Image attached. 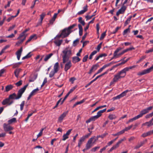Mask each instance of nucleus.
<instances>
[{
  "mask_svg": "<svg viewBox=\"0 0 153 153\" xmlns=\"http://www.w3.org/2000/svg\"><path fill=\"white\" fill-rule=\"evenodd\" d=\"M62 42V40L54 41L53 42L57 46H59L60 45Z\"/></svg>",
  "mask_w": 153,
  "mask_h": 153,
  "instance_id": "32",
  "label": "nucleus"
},
{
  "mask_svg": "<svg viewBox=\"0 0 153 153\" xmlns=\"http://www.w3.org/2000/svg\"><path fill=\"white\" fill-rule=\"evenodd\" d=\"M26 36H25L24 38L22 39H20V40H19L16 43V45H19L20 44H22L24 40L25 39Z\"/></svg>",
  "mask_w": 153,
  "mask_h": 153,
  "instance_id": "37",
  "label": "nucleus"
},
{
  "mask_svg": "<svg viewBox=\"0 0 153 153\" xmlns=\"http://www.w3.org/2000/svg\"><path fill=\"white\" fill-rule=\"evenodd\" d=\"M88 6L86 5L83 7V10H81L78 13V15H81L83 14L84 13L86 12L88 10Z\"/></svg>",
  "mask_w": 153,
  "mask_h": 153,
  "instance_id": "18",
  "label": "nucleus"
},
{
  "mask_svg": "<svg viewBox=\"0 0 153 153\" xmlns=\"http://www.w3.org/2000/svg\"><path fill=\"white\" fill-rule=\"evenodd\" d=\"M97 140V139H96L95 136L91 138L88 141L85 145V148L88 150L90 149L93 146V144L95 143Z\"/></svg>",
  "mask_w": 153,
  "mask_h": 153,
  "instance_id": "6",
  "label": "nucleus"
},
{
  "mask_svg": "<svg viewBox=\"0 0 153 153\" xmlns=\"http://www.w3.org/2000/svg\"><path fill=\"white\" fill-rule=\"evenodd\" d=\"M97 80V79L95 78L94 79L91 81L88 84L85 86V87L87 88L89 85H90L93 82Z\"/></svg>",
  "mask_w": 153,
  "mask_h": 153,
  "instance_id": "46",
  "label": "nucleus"
},
{
  "mask_svg": "<svg viewBox=\"0 0 153 153\" xmlns=\"http://www.w3.org/2000/svg\"><path fill=\"white\" fill-rule=\"evenodd\" d=\"M108 117L110 120H113V119H115L116 118V117L115 114H111L109 115Z\"/></svg>",
  "mask_w": 153,
  "mask_h": 153,
  "instance_id": "40",
  "label": "nucleus"
},
{
  "mask_svg": "<svg viewBox=\"0 0 153 153\" xmlns=\"http://www.w3.org/2000/svg\"><path fill=\"white\" fill-rule=\"evenodd\" d=\"M68 111L66 112H64L62 114L60 115L58 118V122L59 123H61L62 122L64 118L68 114Z\"/></svg>",
  "mask_w": 153,
  "mask_h": 153,
  "instance_id": "12",
  "label": "nucleus"
},
{
  "mask_svg": "<svg viewBox=\"0 0 153 153\" xmlns=\"http://www.w3.org/2000/svg\"><path fill=\"white\" fill-rule=\"evenodd\" d=\"M139 118L138 117V116L137 115V116L135 117H134L133 118H132L128 120V122L127 123H128L132 122L133 121L136 120L137 119H138Z\"/></svg>",
  "mask_w": 153,
  "mask_h": 153,
  "instance_id": "39",
  "label": "nucleus"
},
{
  "mask_svg": "<svg viewBox=\"0 0 153 153\" xmlns=\"http://www.w3.org/2000/svg\"><path fill=\"white\" fill-rule=\"evenodd\" d=\"M152 108L153 107H149L146 109H143L140 112V114L137 115L138 117L139 118L142 117L143 115L148 113Z\"/></svg>",
  "mask_w": 153,
  "mask_h": 153,
  "instance_id": "8",
  "label": "nucleus"
},
{
  "mask_svg": "<svg viewBox=\"0 0 153 153\" xmlns=\"http://www.w3.org/2000/svg\"><path fill=\"white\" fill-rule=\"evenodd\" d=\"M126 7L125 5H122L121 8L118 10L121 14L123 13L126 10Z\"/></svg>",
  "mask_w": 153,
  "mask_h": 153,
  "instance_id": "26",
  "label": "nucleus"
},
{
  "mask_svg": "<svg viewBox=\"0 0 153 153\" xmlns=\"http://www.w3.org/2000/svg\"><path fill=\"white\" fill-rule=\"evenodd\" d=\"M37 76V75H34L33 78H30L29 80V82H33L36 79Z\"/></svg>",
  "mask_w": 153,
  "mask_h": 153,
  "instance_id": "43",
  "label": "nucleus"
},
{
  "mask_svg": "<svg viewBox=\"0 0 153 153\" xmlns=\"http://www.w3.org/2000/svg\"><path fill=\"white\" fill-rule=\"evenodd\" d=\"M117 62H112L110 63L106 64L104 65H103L101 68H100L99 70L97 72V73H100L101 72L103 69H105L106 67L110 66L111 65L113 64V63H117Z\"/></svg>",
  "mask_w": 153,
  "mask_h": 153,
  "instance_id": "10",
  "label": "nucleus"
},
{
  "mask_svg": "<svg viewBox=\"0 0 153 153\" xmlns=\"http://www.w3.org/2000/svg\"><path fill=\"white\" fill-rule=\"evenodd\" d=\"M120 28V27H117L116 29H115V30H113L112 32V34H115L117 31Z\"/></svg>",
  "mask_w": 153,
  "mask_h": 153,
  "instance_id": "60",
  "label": "nucleus"
},
{
  "mask_svg": "<svg viewBox=\"0 0 153 153\" xmlns=\"http://www.w3.org/2000/svg\"><path fill=\"white\" fill-rule=\"evenodd\" d=\"M39 91V89L38 88H37L33 90L30 93V94L33 96L36 94L37 93V92Z\"/></svg>",
  "mask_w": 153,
  "mask_h": 153,
  "instance_id": "42",
  "label": "nucleus"
},
{
  "mask_svg": "<svg viewBox=\"0 0 153 153\" xmlns=\"http://www.w3.org/2000/svg\"><path fill=\"white\" fill-rule=\"evenodd\" d=\"M98 119L97 117L96 116H94L91 117L88 120L86 121V123H90L92 121H94Z\"/></svg>",
  "mask_w": 153,
  "mask_h": 153,
  "instance_id": "22",
  "label": "nucleus"
},
{
  "mask_svg": "<svg viewBox=\"0 0 153 153\" xmlns=\"http://www.w3.org/2000/svg\"><path fill=\"white\" fill-rule=\"evenodd\" d=\"M16 94L14 93L10 94L8 97L4 100L1 103L3 105H10L14 103V100H18Z\"/></svg>",
  "mask_w": 153,
  "mask_h": 153,
  "instance_id": "3",
  "label": "nucleus"
},
{
  "mask_svg": "<svg viewBox=\"0 0 153 153\" xmlns=\"http://www.w3.org/2000/svg\"><path fill=\"white\" fill-rule=\"evenodd\" d=\"M123 49V48L119 47L117 48L114 51V52H116V54L117 55L116 56H117V58L119 57L120 56L123 55L125 53L127 52L128 51H131L132 50H134V48L132 47L129 48H128L125 50H124L121 52L118 53Z\"/></svg>",
  "mask_w": 153,
  "mask_h": 153,
  "instance_id": "5",
  "label": "nucleus"
},
{
  "mask_svg": "<svg viewBox=\"0 0 153 153\" xmlns=\"http://www.w3.org/2000/svg\"><path fill=\"white\" fill-rule=\"evenodd\" d=\"M53 53H50L48 55H47L44 59V61L45 62L47 61L48 60L50 59L51 57L53 56Z\"/></svg>",
  "mask_w": 153,
  "mask_h": 153,
  "instance_id": "27",
  "label": "nucleus"
},
{
  "mask_svg": "<svg viewBox=\"0 0 153 153\" xmlns=\"http://www.w3.org/2000/svg\"><path fill=\"white\" fill-rule=\"evenodd\" d=\"M36 34H34L32 35H31L28 40L25 43V44L26 45L28 42H29L31 40L33 39L34 37H36Z\"/></svg>",
  "mask_w": 153,
  "mask_h": 153,
  "instance_id": "35",
  "label": "nucleus"
},
{
  "mask_svg": "<svg viewBox=\"0 0 153 153\" xmlns=\"http://www.w3.org/2000/svg\"><path fill=\"white\" fill-rule=\"evenodd\" d=\"M88 58V55H87L85 56L82 59V62H86L87 60V59Z\"/></svg>",
  "mask_w": 153,
  "mask_h": 153,
  "instance_id": "56",
  "label": "nucleus"
},
{
  "mask_svg": "<svg viewBox=\"0 0 153 153\" xmlns=\"http://www.w3.org/2000/svg\"><path fill=\"white\" fill-rule=\"evenodd\" d=\"M78 22L83 26H84L85 25V22L84 20H82V18L81 17L79 18Z\"/></svg>",
  "mask_w": 153,
  "mask_h": 153,
  "instance_id": "41",
  "label": "nucleus"
},
{
  "mask_svg": "<svg viewBox=\"0 0 153 153\" xmlns=\"http://www.w3.org/2000/svg\"><path fill=\"white\" fill-rule=\"evenodd\" d=\"M102 43L101 42L98 45L97 47V51H99L100 50V49L101 48V45Z\"/></svg>",
  "mask_w": 153,
  "mask_h": 153,
  "instance_id": "59",
  "label": "nucleus"
},
{
  "mask_svg": "<svg viewBox=\"0 0 153 153\" xmlns=\"http://www.w3.org/2000/svg\"><path fill=\"white\" fill-rule=\"evenodd\" d=\"M126 138L125 137H124L123 138L121 139L120 140H119L118 142L117 143L119 145L123 141H125L126 140Z\"/></svg>",
  "mask_w": 153,
  "mask_h": 153,
  "instance_id": "58",
  "label": "nucleus"
},
{
  "mask_svg": "<svg viewBox=\"0 0 153 153\" xmlns=\"http://www.w3.org/2000/svg\"><path fill=\"white\" fill-rule=\"evenodd\" d=\"M25 35V33H23V32L17 38V39H21L22 37H23Z\"/></svg>",
  "mask_w": 153,
  "mask_h": 153,
  "instance_id": "64",
  "label": "nucleus"
},
{
  "mask_svg": "<svg viewBox=\"0 0 153 153\" xmlns=\"http://www.w3.org/2000/svg\"><path fill=\"white\" fill-rule=\"evenodd\" d=\"M85 99H84L83 100H81V101L77 102H76V103L77 105H78L80 104H81L82 103L85 101Z\"/></svg>",
  "mask_w": 153,
  "mask_h": 153,
  "instance_id": "55",
  "label": "nucleus"
},
{
  "mask_svg": "<svg viewBox=\"0 0 153 153\" xmlns=\"http://www.w3.org/2000/svg\"><path fill=\"white\" fill-rule=\"evenodd\" d=\"M84 137H82L80 139L78 143V147L80 148L81 146V145L82 144V142L84 141Z\"/></svg>",
  "mask_w": 153,
  "mask_h": 153,
  "instance_id": "33",
  "label": "nucleus"
},
{
  "mask_svg": "<svg viewBox=\"0 0 153 153\" xmlns=\"http://www.w3.org/2000/svg\"><path fill=\"white\" fill-rule=\"evenodd\" d=\"M153 121V117L152 118V119L150 120L149 122H146L145 123L143 124L142 126H145V125L146 124H149V125H148V126H150L151 125H152V122Z\"/></svg>",
  "mask_w": 153,
  "mask_h": 153,
  "instance_id": "38",
  "label": "nucleus"
},
{
  "mask_svg": "<svg viewBox=\"0 0 153 153\" xmlns=\"http://www.w3.org/2000/svg\"><path fill=\"white\" fill-rule=\"evenodd\" d=\"M96 28L97 30V34L99 35V30L100 29L99 25V24H97L96 25Z\"/></svg>",
  "mask_w": 153,
  "mask_h": 153,
  "instance_id": "57",
  "label": "nucleus"
},
{
  "mask_svg": "<svg viewBox=\"0 0 153 153\" xmlns=\"http://www.w3.org/2000/svg\"><path fill=\"white\" fill-rule=\"evenodd\" d=\"M119 145L117 143L115 145H114L109 150L108 152H111L113 150L116 149L117 148L119 147Z\"/></svg>",
  "mask_w": 153,
  "mask_h": 153,
  "instance_id": "30",
  "label": "nucleus"
},
{
  "mask_svg": "<svg viewBox=\"0 0 153 153\" xmlns=\"http://www.w3.org/2000/svg\"><path fill=\"white\" fill-rule=\"evenodd\" d=\"M106 35V32H104L102 33L100 38V39L102 40L104 39Z\"/></svg>",
  "mask_w": 153,
  "mask_h": 153,
  "instance_id": "51",
  "label": "nucleus"
},
{
  "mask_svg": "<svg viewBox=\"0 0 153 153\" xmlns=\"http://www.w3.org/2000/svg\"><path fill=\"white\" fill-rule=\"evenodd\" d=\"M119 145L117 143L115 145H114L109 150L108 152H111L113 150L116 149L117 148L119 147Z\"/></svg>",
  "mask_w": 153,
  "mask_h": 153,
  "instance_id": "29",
  "label": "nucleus"
},
{
  "mask_svg": "<svg viewBox=\"0 0 153 153\" xmlns=\"http://www.w3.org/2000/svg\"><path fill=\"white\" fill-rule=\"evenodd\" d=\"M22 71V69L21 68H18L16 69L14 71V73L15 76L17 78L18 77L19 74Z\"/></svg>",
  "mask_w": 153,
  "mask_h": 153,
  "instance_id": "25",
  "label": "nucleus"
},
{
  "mask_svg": "<svg viewBox=\"0 0 153 153\" xmlns=\"http://www.w3.org/2000/svg\"><path fill=\"white\" fill-rule=\"evenodd\" d=\"M97 53V51H93L91 54L90 55L89 57V59H91L92 58L93 56Z\"/></svg>",
  "mask_w": 153,
  "mask_h": 153,
  "instance_id": "36",
  "label": "nucleus"
},
{
  "mask_svg": "<svg viewBox=\"0 0 153 153\" xmlns=\"http://www.w3.org/2000/svg\"><path fill=\"white\" fill-rule=\"evenodd\" d=\"M25 103V101H23L21 103L20 105V109L21 111H22L23 109Z\"/></svg>",
  "mask_w": 153,
  "mask_h": 153,
  "instance_id": "44",
  "label": "nucleus"
},
{
  "mask_svg": "<svg viewBox=\"0 0 153 153\" xmlns=\"http://www.w3.org/2000/svg\"><path fill=\"white\" fill-rule=\"evenodd\" d=\"M133 125H131L127 127H126L123 130H124L125 131H127L128 130H130L133 127Z\"/></svg>",
  "mask_w": 153,
  "mask_h": 153,
  "instance_id": "52",
  "label": "nucleus"
},
{
  "mask_svg": "<svg viewBox=\"0 0 153 153\" xmlns=\"http://www.w3.org/2000/svg\"><path fill=\"white\" fill-rule=\"evenodd\" d=\"M3 128L4 131H8L13 129V128L6 123H4L3 125Z\"/></svg>",
  "mask_w": 153,
  "mask_h": 153,
  "instance_id": "14",
  "label": "nucleus"
},
{
  "mask_svg": "<svg viewBox=\"0 0 153 153\" xmlns=\"http://www.w3.org/2000/svg\"><path fill=\"white\" fill-rule=\"evenodd\" d=\"M72 129L68 130L66 132L65 134H64L63 136V139L62 140L63 141L65 140L68 138V135L70 134L72 131Z\"/></svg>",
  "mask_w": 153,
  "mask_h": 153,
  "instance_id": "15",
  "label": "nucleus"
},
{
  "mask_svg": "<svg viewBox=\"0 0 153 153\" xmlns=\"http://www.w3.org/2000/svg\"><path fill=\"white\" fill-rule=\"evenodd\" d=\"M131 17H132L131 16L129 18H128L127 19V20L125 21V26H126L129 23V22L131 20Z\"/></svg>",
  "mask_w": 153,
  "mask_h": 153,
  "instance_id": "47",
  "label": "nucleus"
},
{
  "mask_svg": "<svg viewBox=\"0 0 153 153\" xmlns=\"http://www.w3.org/2000/svg\"><path fill=\"white\" fill-rule=\"evenodd\" d=\"M147 140H145L141 142L140 143H138L135 147L134 149H137L139 148L140 147L143 146L145 143L147 142Z\"/></svg>",
  "mask_w": 153,
  "mask_h": 153,
  "instance_id": "21",
  "label": "nucleus"
},
{
  "mask_svg": "<svg viewBox=\"0 0 153 153\" xmlns=\"http://www.w3.org/2000/svg\"><path fill=\"white\" fill-rule=\"evenodd\" d=\"M65 65L64 70L65 71L67 72L72 66V63L70 60H68L66 62Z\"/></svg>",
  "mask_w": 153,
  "mask_h": 153,
  "instance_id": "11",
  "label": "nucleus"
},
{
  "mask_svg": "<svg viewBox=\"0 0 153 153\" xmlns=\"http://www.w3.org/2000/svg\"><path fill=\"white\" fill-rule=\"evenodd\" d=\"M130 32V29L129 27H128V28L125 29L123 32V35H124L126 34L127 33Z\"/></svg>",
  "mask_w": 153,
  "mask_h": 153,
  "instance_id": "49",
  "label": "nucleus"
},
{
  "mask_svg": "<svg viewBox=\"0 0 153 153\" xmlns=\"http://www.w3.org/2000/svg\"><path fill=\"white\" fill-rule=\"evenodd\" d=\"M22 50V47L16 53V55H17V58L18 60L20 59Z\"/></svg>",
  "mask_w": 153,
  "mask_h": 153,
  "instance_id": "16",
  "label": "nucleus"
},
{
  "mask_svg": "<svg viewBox=\"0 0 153 153\" xmlns=\"http://www.w3.org/2000/svg\"><path fill=\"white\" fill-rule=\"evenodd\" d=\"M106 109L105 108L102 110L99 111L97 112V115L95 116H96V117H97L98 118H99L101 116L102 114L105 112V111H106Z\"/></svg>",
  "mask_w": 153,
  "mask_h": 153,
  "instance_id": "23",
  "label": "nucleus"
},
{
  "mask_svg": "<svg viewBox=\"0 0 153 153\" xmlns=\"http://www.w3.org/2000/svg\"><path fill=\"white\" fill-rule=\"evenodd\" d=\"M96 11L94 13V14L93 15H92V16H89L87 15V16H86L85 17V18L87 20H89V19H91L93 16H95V13H96Z\"/></svg>",
  "mask_w": 153,
  "mask_h": 153,
  "instance_id": "48",
  "label": "nucleus"
},
{
  "mask_svg": "<svg viewBox=\"0 0 153 153\" xmlns=\"http://www.w3.org/2000/svg\"><path fill=\"white\" fill-rule=\"evenodd\" d=\"M119 145L117 143L115 145H114L109 150L108 152H111L113 150L116 149L117 148L119 147Z\"/></svg>",
  "mask_w": 153,
  "mask_h": 153,
  "instance_id": "28",
  "label": "nucleus"
},
{
  "mask_svg": "<svg viewBox=\"0 0 153 153\" xmlns=\"http://www.w3.org/2000/svg\"><path fill=\"white\" fill-rule=\"evenodd\" d=\"M56 73V72H55V71H54L53 70L51 71L49 74V77L51 78L53 76H54V74Z\"/></svg>",
  "mask_w": 153,
  "mask_h": 153,
  "instance_id": "45",
  "label": "nucleus"
},
{
  "mask_svg": "<svg viewBox=\"0 0 153 153\" xmlns=\"http://www.w3.org/2000/svg\"><path fill=\"white\" fill-rule=\"evenodd\" d=\"M108 146H105L103 147L101 149L100 151V153H102L103 151H105Z\"/></svg>",
  "mask_w": 153,
  "mask_h": 153,
  "instance_id": "63",
  "label": "nucleus"
},
{
  "mask_svg": "<svg viewBox=\"0 0 153 153\" xmlns=\"http://www.w3.org/2000/svg\"><path fill=\"white\" fill-rule=\"evenodd\" d=\"M16 118H13L9 120L8 121V122L9 124H10L16 122Z\"/></svg>",
  "mask_w": 153,
  "mask_h": 153,
  "instance_id": "34",
  "label": "nucleus"
},
{
  "mask_svg": "<svg viewBox=\"0 0 153 153\" xmlns=\"http://www.w3.org/2000/svg\"><path fill=\"white\" fill-rule=\"evenodd\" d=\"M13 88V86L12 85H7L5 87V92H8L12 89Z\"/></svg>",
  "mask_w": 153,
  "mask_h": 153,
  "instance_id": "24",
  "label": "nucleus"
},
{
  "mask_svg": "<svg viewBox=\"0 0 153 153\" xmlns=\"http://www.w3.org/2000/svg\"><path fill=\"white\" fill-rule=\"evenodd\" d=\"M62 53L64 54L62 56V63L64 64L68 60L70 56L72 54L71 51L70 49L66 48L63 51Z\"/></svg>",
  "mask_w": 153,
  "mask_h": 153,
  "instance_id": "4",
  "label": "nucleus"
},
{
  "mask_svg": "<svg viewBox=\"0 0 153 153\" xmlns=\"http://www.w3.org/2000/svg\"><path fill=\"white\" fill-rule=\"evenodd\" d=\"M77 25L76 24H74L69 26L68 28H65L63 30L60 34L57 35L55 37L59 38L62 37L64 38L68 36L72 31L71 30Z\"/></svg>",
  "mask_w": 153,
  "mask_h": 153,
  "instance_id": "2",
  "label": "nucleus"
},
{
  "mask_svg": "<svg viewBox=\"0 0 153 153\" xmlns=\"http://www.w3.org/2000/svg\"><path fill=\"white\" fill-rule=\"evenodd\" d=\"M98 65L95 64L93 65L91 69L89 71L88 73L90 74H91L92 72L95 71L97 69Z\"/></svg>",
  "mask_w": 153,
  "mask_h": 153,
  "instance_id": "17",
  "label": "nucleus"
},
{
  "mask_svg": "<svg viewBox=\"0 0 153 153\" xmlns=\"http://www.w3.org/2000/svg\"><path fill=\"white\" fill-rule=\"evenodd\" d=\"M44 130V128H42L40 130V132L37 135V137H40L42 135V134L43 131Z\"/></svg>",
  "mask_w": 153,
  "mask_h": 153,
  "instance_id": "53",
  "label": "nucleus"
},
{
  "mask_svg": "<svg viewBox=\"0 0 153 153\" xmlns=\"http://www.w3.org/2000/svg\"><path fill=\"white\" fill-rule=\"evenodd\" d=\"M79 29V34L80 36H81L82 35L83 28L81 24H79L78 25Z\"/></svg>",
  "mask_w": 153,
  "mask_h": 153,
  "instance_id": "31",
  "label": "nucleus"
},
{
  "mask_svg": "<svg viewBox=\"0 0 153 153\" xmlns=\"http://www.w3.org/2000/svg\"><path fill=\"white\" fill-rule=\"evenodd\" d=\"M47 82V78H45L43 81V82L41 85V87H42Z\"/></svg>",
  "mask_w": 153,
  "mask_h": 153,
  "instance_id": "61",
  "label": "nucleus"
},
{
  "mask_svg": "<svg viewBox=\"0 0 153 153\" xmlns=\"http://www.w3.org/2000/svg\"><path fill=\"white\" fill-rule=\"evenodd\" d=\"M100 148V146H96L92 149L91 151L93 152H95L97 149H99Z\"/></svg>",
  "mask_w": 153,
  "mask_h": 153,
  "instance_id": "54",
  "label": "nucleus"
},
{
  "mask_svg": "<svg viewBox=\"0 0 153 153\" xmlns=\"http://www.w3.org/2000/svg\"><path fill=\"white\" fill-rule=\"evenodd\" d=\"M28 85V84L26 85L23 88H21L18 91L17 96V98H18L19 99L22 97V95L25 92Z\"/></svg>",
  "mask_w": 153,
  "mask_h": 153,
  "instance_id": "7",
  "label": "nucleus"
},
{
  "mask_svg": "<svg viewBox=\"0 0 153 153\" xmlns=\"http://www.w3.org/2000/svg\"><path fill=\"white\" fill-rule=\"evenodd\" d=\"M72 62L74 63L78 62L80 61V59L78 56H75L72 57Z\"/></svg>",
  "mask_w": 153,
  "mask_h": 153,
  "instance_id": "20",
  "label": "nucleus"
},
{
  "mask_svg": "<svg viewBox=\"0 0 153 153\" xmlns=\"http://www.w3.org/2000/svg\"><path fill=\"white\" fill-rule=\"evenodd\" d=\"M136 67L135 65H134L131 66L127 67L120 72H118L117 74H115L114 76L113 80L114 82H116L119 81L122 78L125 77L126 75V73L129 70L135 68Z\"/></svg>",
  "mask_w": 153,
  "mask_h": 153,
  "instance_id": "1",
  "label": "nucleus"
},
{
  "mask_svg": "<svg viewBox=\"0 0 153 153\" xmlns=\"http://www.w3.org/2000/svg\"><path fill=\"white\" fill-rule=\"evenodd\" d=\"M45 15L46 14L44 13H42V14L40 15L39 20L37 23V25H36V27H38V26L40 25H42L43 20L44 18Z\"/></svg>",
  "mask_w": 153,
  "mask_h": 153,
  "instance_id": "13",
  "label": "nucleus"
},
{
  "mask_svg": "<svg viewBox=\"0 0 153 153\" xmlns=\"http://www.w3.org/2000/svg\"><path fill=\"white\" fill-rule=\"evenodd\" d=\"M22 81L21 80L15 84L17 86H19L22 84Z\"/></svg>",
  "mask_w": 153,
  "mask_h": 153,
  "instance_id": "50",
  "label": "nucleus"
},
{
  "mask_svg": "<svg viewBox=\"0 0 153 153\" xmlns=\"http://www.w3.org/2000/svg\"><path fill=\"white\" fill-rule=\"evenodd\" d=\"M116 52H114V54H113V57L110 60V61H111L113 59H115L116 58H117V56H116Z\"/></svg>",
  "mask_w": 153,
  "mask_h": 153,
  "instance_id": "62",
  "label": "nucleus"
},
{
  "mask_svg": "<svg viewBox=\"0 0 153 153\" xmlns=\"http://www.w3.org/2000/svg\"><path fill=\"white\" fill-rule=\"evenodd\" d=\"M59 68V63L58 62L56 63L53 66V71L57 73Z\"/></svg>",
  "mask_w": 153,
  "mask_h": 153,
  "instance_id": "19",
  "label": "nucleus"
},
{
  "mask_svg": "<svg viewBox=\"0 0 153 153\" xmlns=\"http://www.w3.org/2000/svg\"><path fill=\"white\" fill-rule=\"evenodd\" d=\"M132 91L131 90H126L123 92L122 93H121L120 94L118 95L117 96L114 97L113 98V99L114 100L119 99H120L121 98H122L126 96L127 93L130 92Z\"/></svg>",
  "mask_w": 153,
  "mask_h": 153,
  "instance_id": "9",
  "label": "nucleus"
}]
</instances>
